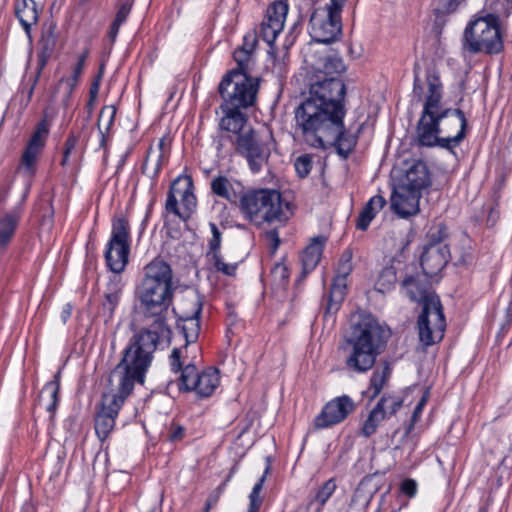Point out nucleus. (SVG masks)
<instances>
[{
  "label": "nucleus",
  "mask_w": 512,
  "mask_h": 512,
  "mask_svg": "<svg viewBox=\"0 0 512 512\" xmlns=\"http://www.w3.org/2000/svg\"><path fill=\"white\" fill-rule=\"evenodd\" d=\"M343 120L344 117H340V124L337 125L335 135L332 139L325 141V148L334 146L337 154L343 159H347L357 144L358 135L346 131Z\"/></svg>",
  "instance_id": "obj_23"
},
{
  "label": "nucleus",
  "mask_w": 512,
  "mask_h": 512,
  "mask_svg": "<svg viewBox=\"0 0 512 512\" xmlns=\"http://www.w3.org/2000/svg\"><path fill=\"white\" fill-rule=\"evenodd\" d=\"M42 150L43 148L41 147L29 143L27 144L21 157V164L30 174L34 173L38 156Z\"/></svg>",
  "instance_id": "obj_42"
},
{
  "label": "nucleus",
  "mask_w": 512,
  "mask_h": 512,
  "mask_svg": "<svg viewBox=\"0 0 512 512\" xmlns=\"http://www.w3.org/2000/svg\"><path fill=\"white\" fill-rule=\"evenodd\" d=\"M171 335L169 326L153 325L135 333L123 350L120 362L111 371L108 385L130 395L135 383H144L158 344L161 341L169 343Z\"/></svg>",
  "instance_id": "obj_2"
},
{
  "label": "nucleus",
  "mask_w": 512,
  "mask_h": 512,
  "mask_svg": "<svg viewBox=\"0 0 512 512\" xmlns=\"http://www.w3.org/2000/svg\"><path fill=\"white\" fill-rule=\"evenodd\" d=\"M450 253L447 245L428 244L420 257V265L428 278L436 276L449 262Z\"/></svg>",
  "instance_id": "obj_20"
},
{
  "label": "nucleus",
  "mask_w": 512,
  "mask_h": 512,
  "mask_svg": "<svg viewBox=\"0 0 512 512\" xmlns=\"http://www.w3.org/2000/svg\"><path fill=\"white\" fill-rule=\"evenodd\" d=\"M257 45V36L255 33H249L244 36L243 44L239 47L241 50H246L249 53H253Z\"/></svg>",
  "instance_id": "obj_60"
},
{
  "label": "nucleus",
  "mask_w": 512,
  "mask_h": 512,
  "mask_svg": "<svg viewBox=\"0 0 512 512\" xmlns=\"http://www.w3.org/2000/svg\"><path fill=\"white\" fill-rule=\"evenodd\" d=\"M465 0H433L432 7L435 15V25L443 26L445 16L454 13Z\"/></svg>",
  "instance_id": "obj_33"
},
{
  "label": "nucleus",
  "mask_w": 512,
  "mask_h": 512,
  "mask_svg": "<svg viewBox=\"0 0 512 512\" xmlns=\"http://www.w3.org/2000/svg\"><path fill=\"white\" fill-rule=\"evenodd\" d=\"M18 222L17 213H9L0 218V248H5L10 243Z\"/></svg>",
  "instance_id": "obj_34"
},
{
  "label": "nucleus",
  "mask_w": 512,
  "mask_h": 512,
  "mask_svg": "<svg viewBox=\"0 0 512 512\" xmlns=\"http://www.w3.org/2000/svg\"><path fill=\"white\" fill-rule=\"evenodd\" d=\"M15 16L30 37L31 28L38 21V10L34 0H21L15 4Z\"/></svg>",
  "instance_id": "obj_26"
},
{
  "label": "nucleus",
  "mask_w": 512,
  "mask_h": 512,
  "mask_svg": "<svg viewBox=\"0 0 512 512\" xmlns=\"http://www.w3.org/2000/svg\"><path fill=\"white\" fill-rule=\"evenodd\" d=\"M210 229L212 233V238L209 241V253L213 254L220 251L221 246V232L218 229L217 225L215 223H210Z\"/></svg>",
  "instance_id": "obj_53"
},
{
  "label": "nucleus",
  "mask_w": 512,
  "mask_h": 512,
  "mask_svg": "<svg viewBox=\"0 0 512 512\" xmlns=\"http://www.w3.org/2000/svg\"><path fill=\"white\" fill-rule=\"evenodd\" d=\"M197 201L193 194V181L188 175L177 177L170 185L165 203L167 213H172L182 221H186L196 207Z\"/></svg>",
  "instance_id": "obj_13"
},
{
  "label": "nucleus",
  "mask_w": 512,
  "mask_h": 512,
  "mask_svg": "<svg viewBox=\"0 0 512 512\" xmlns=\"http://www.w3.org/2000/svg\"><path fill=\"white\" fill-rule=\"evenodd\" d=\"M392 373L389 362L384 361L377 367L369 380L368 392L371 393L370 398L375 399L384 388Z\"/></svg>",
  "instance_id": "obj_29"
},
{
  "label": "nucleus",
  "mask_w": 512,
  "mask_h": 512,
  "mask_svg": "<svg viewBox=\"0 0 512 512\" xmlns=\"http://www.w3.org/2000/svg\"><path fill=\"white\" fill-rule=\"evenodd\" d=\"M128 396L129 394H123L122 391L109 385L106 391L103 392L101 409L95 417V432L100 441L103 442L107 439L114 429L119 410Z\"/></svg>",
  "instance_id": "obj_14"
},
{
  "label": "nucleus",
  "mask_w": 512,
  "mask_h": 512,
  "mask_svg": "<svg viewBox=\"0 0 512 512\" xmlns=\"http://www.w3.org/2000/svg\"><path fill=\"white\" fill-rule=\"evenodd\" d=\"M397 282L396 270L393 266H386L382 269L375 288L381 293L391 290Z\"/></svg>",
  "instance_id": "obj_41"
},
{
  "label": "nucleus",
  "mask_w": 512,
  "mask_h": 512,
  "mask_svg": "<svg viewBox=\"0 0 512 512\" xmlns=\"http://www.w3.org/2000/svg\"><path fill=\"white\" fill-rule=\"evenodd\" d=\"M58 39L57 25L54 21H48L43 24L41 38L38 42V64L37 77L48 63L56 48Z\"/></svg>",
  "instance_id": "obj_22"
},
{
  "label": "nucleus",
  "mask_w": 512,
  "mask_h": 512,
  "mask_svg": "<svg viewBox=\"0 0 512 512\" xmlns=\"http://www.w3.org/2000/svg\"><path fill=\"white\" fill-rule=\"evenodd\" d=\"M377 404H381V410L386 414V418H389L402 407L403 401L400 397L384 394Z\"/></svg>",
  "instance_id": "obj_44"
},
{
  "label": "nucleus",
  "mask_w": 512,
  "mask_h": 512,
  "mask_svg": "<svg viewBox=\"0 0 512 512\" xmlns=\"http://www.w3.org/2000/svg\"><path fill=\"white\" fill-rule=\"evenodd\" d=\"M346 70L345 64L341 57L337 55H328L322 60V68L320 72L324 75L323 79L317 81H324L330 78L340 79L338 76Z\"/></svg>",
  "instance_id": "obj_32"
},
{
  "label": "nucleus",
  "mask_w": 512,
  "mask_h": 512,
  "mask_svg": "<svg viewBox=\"0 0 512 512\" xmlns=\"http://www.w3.org/2000/svg\"><path fill=\"white\" fill-rule=\"evenodd\" d=\"M385 419H387L386 414L381 410V404H376L364 421L360 434L365 438H369L376 433L380 423Z\"/></svg>",
  "instance_id": "obj_36"
},
{
  "label": "nucleus",
  "mask_w": 512,
  "mask_h": 512,
  "mask_svg": "<svg viewBox=\"0 0 512 512\" xmlns=\"http://www.w3.org/2000/svg\"><path fill=\"white\" fill-rule=\"evenodd\" d=\"M270 471V461L269 458H267V466L265 468L264 474L261 476V478L258 480V482L254 485L252 488V491L249 495V507L260 509L262 505V499L260 497V492L263 487V483L265 482L266 476Z\"/></svg>",
  "instance_id": "obj_46"
},
{
  "label": "nucleus",
  "mask_w": 512,
  "mask_h": 512,
  "mask_svg": "<svg viewBox=\"0 0 512 512\" xmlns=\"http://www.w3.org/2000/svg\"><path fill=\"white\" fill-rule=\"evenodd\" d=\"M426 402H427V397L424 395L414 408V411H413V414L411 417V423L406 427L404 437H407L410 434V432L412 431L414 424L417 421L420 414L422 413Z\"/></svg>",
  "instance_id": "obj_55"
},
{
  "label": "nucleus",
  "mask_w": 512,
  "mask_h": 512,
  "mask_svg": "<svg viewBox=\"0 0 512 512\" xmlns=\"http://www.w3.org/2000/svg\"><path fill=\"white\" fill-rule=\"evenodd\" d=\"M60 377L61 373L58 371L55 373L53 380L45 384L41 392V395L47 394L49 396L50 401L46 410L52 415L55 413L59 402Z\"/></svg>",
  "instance_id": "obj_37"
},
{
  "label": "nucleus",
  "mask_w": 512,
  "mask_h": 512,
  "mask_svg": "<svg viewBox=\"0 0 512 512\" xmlns=\"http://www.w3.org/2000/svg\"><path fill=\"white\" fill-rule=\"evenodd\" d=\"M427 92L420 116H429L431 112L444 108L442 105L443 85L440 75L435 68H429L426 72Z\"/></svg>",
  "instance_id": "obj_21"
},
{
  "label": "nucleus",
  "mask_w": 512,
  "mask_h": 512,
  "mask_svg": "<svg viewBox=\"0 0 512 512\" xmlns=\"http://www.w3.org/2000/svg\"><path fill=\"white\" fill-rule=\"evenodd\" d=\"M468 121L458 108H442L429 116H420L416 126L419 146L439 147L454 153L466 137Z\"/></svg>",
  "instance_id": "obj_5"
},
{
  "label": "nucleus",
  "mask_w": 512,
  "mask_h": 512,
  "mask_svg": "<svg viewBox=\"0 0 512 512\" xmlns=\"http://www.w3.org/2000/svg\"><path fill=\"white\" fill-rule=\"evenodd\" d=\"M352 253L345 250L338 263L337 274L328 291L322 298V308L326 316L334 315L340 308L346 292V278L352 272Z\"/></svg>",
  "instance_id": "obj_15"
},
{
  "label": "nucleus",
  "mask_w": 512,
  "mask_h": 512,
  "mask_svg": "<svg viewBox=\"0 0 512 512\" xmlns=\"http://www.w3.org/2000/svg\"><path fill=\"white\" fill-rule=\"evenodd\" d=\"M225 485V482L222 483L209 494L208 499L205 503L206 508L211 509L218 503L222 493L224 492Z\"/></svg>",
  "instance_id": "obj_56"
},
{
  "label": "nucleus",
  "mask_w": 512,
  "mask_h": 512,
  "mask_svg": "<svg viewBox=\"0 0 512 512\" xmlns=\"http://www.w3.org/2000/svg\"><path fill=\"white\" fill-rule=\"evenodd\" d=\"M188 301L192 306L191 313H184L177 321V329L185 339V350L189 344L196 342L199 337L200 316L203 308V300L198 293Z\"/></svg>",
  "instance_id": "obj_19"
},
{
  "label": "nucleus",
  "mask_w": 512,
  "mask_h": 512,
  "mask_svg": "<svg viewBox=\"0 0 512 512\" xmlns=\"http://www.w3.org/2000/svg\"><path fill=\"white\" fill-rule=\"evenodd\" d=\"M116 116V108L114 105H107L101 108L99 117H98V130L101 134L100 145L102 147L106 144V134L109 132L112 127Z\"/></svg>",
  "instance_id": "obj_35"
},
{
  "label": "nucleus",
  "mask_w": 512,
  "mask_h": 512,
  "mask_svg": "<svg viewBox=\"0 0 512 512\" xmlns=\"http://www.w3.org/2000/svg\"><path fill=\"white\" fill-rule=\"evenodd\" d=\"M337 484L334 478L328 479L315 493L307 504V509L314 507V512H322L325 504L334 494Z\"/></svg>",
  "instance_id": "obj_30"
},
{
  "label": "nucleus",
  "mask_w": 512,
  "mask_h": 512,
  "mask_svg": "<svg viewBox=\"0 0 512 512\" xmlns=\"http://www.w3.org/2000/svg\"><path fill=\"white\" fill-rule=\"evenodd\" d=\"M42 150L43 148L41 147L29 143L27 144L21 157V164L30 174L34 173L38 156Z\"/></svg>",
  "instance_id": "obj_43"
},
{
  "label": "nucleus",
  "mask_w": 512,
  "mask_h": 512,
  "mask_svg": "<svg viewBox=\"0 0 512 512\" xmlns=\"http://www.w3.org/2000/svg\"><path fill=\"white\" fill-rule=\"evenodd\" d=\"M172 279L171 266L162 259L155 258L144 267V277L137 295L144 316L154 318L153 326H168L164 314L174 295Z\"/></svg>",
  "instance_id": "obj_4"
},
{
  "label": "nucleus",
  "mask_w": 512,
  "mask_h": 512,
  "mask_svg": "<svg viewBox=\"0 0 512 512\" xmlns=\"http://www.w3.org/2000/svg\"><path fill=\"white\" fill-rule=\"evenodd\" d=\"M233 58L237 63V68L232 71L241 72L246 75H250V61L252 58V54L247 52L246 50H241L237 48L233 53Z\"/></svg>",
  "instance_id": "obj_47"
},
{
  "label": "nucleus",
  "mask_w": 512,
  "mask_h": 512,
  "mask_svg": "<svg viewBox=\"0 0 512 512\" xmlns=\"http://www.w3.org/2000/svg\"><path fill=\"white\" fill-rule=\"evenodd\" d=\"M346 87L341 79L330 78L310 85L309 97L295 109V132L313 148L325 149L334 137L340 117H345Z\"/></svg>",
  "instance_id": "obj_1"
},
{
  "label": "nucleus",
  "mask_w": 512,
  "mask_h": 512,
  "mask_svg": "<svg viewBox=\"0 0 512 512\" xmlns=\"http://www.w3.org/2000/svg\"><path fill=\"white\" fill-rule=\"evenodd\" d=\"M222 111L225 115L219 123L220 129L238 136L242 134L247 122L246 116L239 109H222Z\"/></svg>",
  "instance_id": "obj_28"
},
{
  "label": "nucleus",
  "mask_w": 512,
  "mask_h": 512,
  "mask_svg": "<svg viewBox=\"0 0 512 512\" xmlns=\"http://www.w3.org/2000/svg\"><path fill=\"white\" fill-rule=\"evenodd\" d=\"M283 30L279 18H265L260 26L259 36L269 45L273 44L278 34Z\"/></svg>",
  "instance_id": "obj_38"
},
{
  "label": "nucleus",
  "mask_w": 512,
  "mask_h": 512,
  "mask_svg": "<svg viewBox=\"0 0 512 512\" xmlns=\"http://www.w3.org/2000/svg\"><path fill=\"white\" fill-rule=\"evenodd\" d=\"M294 167L299 177H307L312 169V156L309 154L300 155L296 158Z\"/></svg>",
  "instance_id": "obj_50"
},
{
  "label": "nucleus",
  "mask_w": 512,
  "mask_h": 512,
  "mask_svg": "<svg viewBox=\"0 0 512 512\" xmlns=\"http://www.w3.org/2000/svg\"><path fill=\"white\" fill-rule=\"evenodd\" d=\"M463 49L472 54H497L503 49V40L497 18L493 15L469 23L463 35Z\"/></svg>",
  "instance_id": "obj_10"
},
{
  "label": "nucleus",
  "mask_w": 512,
  "mask_h": 512,
  "mask_svg": "<svg viewBox=\"0 0 512 512\" xmlns=\"http://www.w3.org/2000/svg\"><path fill=\"white\" fill-rule=\"evenodd\" d=\"M130 252V226L128 220L123 217H116L112 221L111 236L105 250V261L107 267L118 275L121 273L129 259Z\"/></svg>",
  "instance_id": "obj_11"
},
{
  "label": "nucleus",
  "mask_w": 512,
  "mask_h": 512,
  "mask_svg": "<svg viewBox=\"0 0 512 512\" xmlns=\"http://www.w3.org/2000/svg\"><path fill=\"white\" fill-rule=\"evenodd\" d=\"M50 124L46 118H43L35 128L33 132L29 144L44 148L47 137L49 135Z\"/></svg>",
  "instance_id": "obj_45"
},
{
  "label": "nucleus",
  "mask_w": 512,
  "mask_h": 512,
  "mask_svg": "<svg viewBox=\"0 0 512 512\" xmlns=\"http://www.w3.org/2000/svg\"><path fill=\"white\" fill-rule=\"evenodd\" d=\"M447 235L446 225L439 223L430 229L428 233V244L443 245L442 241L447 237Z\"/></svg>",
  "instance_id": "obj_51"
},
{
  "label": "nucleus",
  "mask_w": 512,
  "mask_h": 512,
  "mask_svg": "<svg viewBox=\"0 0 512 512\" xmlns=\"http://www.w3.org/2000/svg\"><path fill=\"white\" fill-rule=\"evenodd\" d=\"M116 307L117 306H114L112 304L106 303L104 301L102 302L101 313H102V316L105 318V322L106 323L113 318L114 311H115Z\"/></svg>",
  "instance_id": "obj_64"
},
{
  "label": "nucleus",
  "mask_w": 512,
  "mask_h": 512,
  "mask_svg": "<svg viewBox=\"0 0 512 512\" xmlns=\"http://www.w3.org/2000/svg\"><path fill=\"white\" fill-rule=\"evenodd\" d=\"M182 353V348H174L169 356L171 371L180 372L179 390L194 391L200 398L210 397L220 383L218 370L208 368L199 373L194 364L189 363L183 366Z\"/></svg>",
  "instance_id": "obj_8"
},
{
  "label": "nucleus",
  "mask_w": 512,
  "mask_h": 512,
  "mask_svg": "<svg viewBox=\"0 0 512 512\" xmlns=\"http://www.w3.org/2000/svg\"><path fill=\"white\" fill-rule=\"evenodd\" d=\"M134 0H125L118 2V10L115 16V21L124 23L131 11Z\"/></svg>",
  "instance_id": "obj_54"
},
{
  "label": "nucleus",
  "mask_w": 512,
  "mask_h": 512,
  "mask_svg": "<svg viewBox=\"0 0 512 512\" xmlns=\"http://www.w3.org/2000/svg\"><path fill=\"white\" fill-rule=\"evenodd\" d=\"M164 147H165V139L161 138L158 143L159 154L157 156V160L155 163V169H154L153 176H157L162 168V165H163V162L165 159Z\"/></svg>",
  "instance_id": "obj_59"
},
{
  "label": "nucleus",
  "mask_w": 512,
  "mask_h": 512,
  "mask_svg": "<svg viewBox=\"0 0 512 512\" xmlns=\"http://www.w3.org/2000/svg\"><path fill=\"white\" fill-rule=\"evenodd\" d=\"M235 146L236 152L246 158L249 168L254 174L261 171L270 156L269 148L258 139L253 129L239 134Z\"/></svg>",
  "instance_id": "obj_16"
},
{
  "label": "nucleus",
  "mask_w": 512,
  "mask_h": 512,
  "mask_svg": "<svg viewBox=\"0 0 512 512\" xmlns=\"http://www.w3.org/2000/svg\"><path fill=\"white\" fill-rule=\"evenodd\" d=\"M345 0H330V3L326 6L325 13L341 18V10Z\"/></svg>",
  "instance_id": "obj_58"
},
{
  "label": "nucleus",
  "mask_w": 512,
  "mask_h": 512,
  "mask_svg": "<svg viewBox=\"0 0 512 512\" xmlns=\"http://www.w3.org/2000/svg\"><path fill=\"white\" fill-rule=\"evenodd\" d=\"M311 36L315 42L329 44L336 41L342 32L341 18L315 10L309 20Z\"/></svg>",
  "instance_id": "obj_17"
},
{
  "label": "nucleus",
  "mask_w": 512,
  "mask_h": 512,
  "mask_svg": "<svg viewBox=\"0 0 512 512\" xmlns=\"http://www.w3.org/2000/svg\"><path fill=\"white\" fill-rule=\"evenodd\" d=\"M355 410V403L348 395L329 401L314 419L316 429H324L344 421Z\"/></svg>",
  "instance_id": "obj_18"
},
{
  "label": "nucleus",
  "mask_w": 512,
  "mask_h": 512,
  "mask_svg": "<svg viewBox=\"0 0 512 512\" xmlns=\"http://www.w3.org/2000/svg\"><path fill=\"white\" fill-rule=\"evenodd\" d=\"M417 328L420 342L431 346L442 340L446 329V320L439 297H429L418 316Z\"/></svg>",
  "instance_id": "obj_12"
},
{
  "label": "nucleus",
  "mask_w": 512,
  "mask_h": 512,
  "mask_svg": "<svg viewBox=\"0 0 512 512\" xmlns=\"http://www.w3.org/2000/svg\"><path fill=\"white\" fill-rule=\"evenodd\" d=\"M327 238L325 236H316L312 238L310 244L304 249L301 262L302 272L301 277H306L318 265Z\"/></svg>",
  "instance_id": "obj_24"
},
{
  "label": "nucleus",
  "mask_w": 512,
  "mask_h": 512,
  "mask_svg": "<svg viewBox=\"0 0 512 512\" xmlns=\"http://www.w3.org/2000/svg\"><path fill=\"white\" fill-rule=\"evenodd\" d=\"M419 65H414V82H413V94L414 97L418 99V101L422 100L423 97V86L422 81L419 75Z\"/></svg>",
  "instance_id": "obj_57"
},
{
  "label": "nucleus",
  "mask_w": 512,
  "mask_h": 512,
  "mask_svg": "<svg viewBox=\"0 0 512 512\" xmlns=\"http://www.w3.org/2000/svg\"><path fill=\"white\" fill-rule=\"evenodd\" d=\"M373 492L366 489V484L361 482L355 489L347 512H366L373 498Z\"/></svg>",
  "instance_id": "obj_31"
},
{
  "label": "nucleus",
  "mask_w": 512,
  "mask_h": 512,
  "mask_svg": "<svg viewBox=\"0 0 512 512\" xmlns=\"http://www.w3.org/2000/svg\"><path fill=\"white\" fill-rule=\"evenodd\" d=\"M402 286L406 290L407 295L413 302H420L422 306L429 297H438L435 293L428 290V281L417 276H407L402 281Z\"/></svg>",
  "instance_id": "obj_25"
},
{
  "label": "nucleus",
  "mask_w": 512,
  "mask_h": 512,
  "mask_svg": "<svg viewBox=\"0 0 512 512\" xmlns=\"http://www.w3.org/2000/svg\"><path fill=\"white\" fill-rule=\"evenodd\" d=\"M258 78L229 71L221 80L218 91L223 100L221 109H242L253 106L258 93Z\"/></svg>",
  "instance_id": "obj_9"
},
{
  "label": "nucleus",
  "mask_w": 512,
  "mask_h": 512,
  "mask_svg": "<svg viewBox=\"0 0 512 512\" xmlns=\"http://www.w3.org/2000/svg\"><path fill=\"white\" fill-rule=\"evenodd\" d=\"M231 187V184L229 180L224 176H218L215 177L211 181V190L212 192L217 195L218 197L224 198L228 200L229 202H236L237 196L236 193H231L229 191V188Z\"/></svg>",
  "instance_id": "obj_40"
},
{
  "label": "nucleus",
  "mask_w": 512,
  "mask_h": 512,
  "mask_svg": "<svg viewBox=\"0 0 512 512\" xmlns=\"http://www.w3.org/2000/svg\"><path fill=\"white\" fill-rule=\"evenodd\" d=\"M266 239L270 242L271 252L275 253L280 245V237L277 229H271L265 233Z\"/></svg>",
  "instance_id": "obj_61"
},
{
  "label": "nucleus",
  "mask_w": 512,
  "mask_h": 512,
  "mask_svg": "<svg viewBox=\"0 0 512 512\" xmlns=\"http://www.w3.org/2000/svg\"><path fill=\"white\" fill-rule=\"evenodd\" d=\"M288 11V5L282 1L274 2L267 9V15L265 18H279L282 27H284L285 17Z\"/></svg>",
  "instance_id": "obj_49"
},
{
  "label": "nucleus",
  "mask_w": 512,
  "mask_h": 512,
  "mask_svg": "<svg viewBox=\"0 0 512 512\" xmlns=\"http://www.w3.org/2000/svg\"><path fill=\"white\" fill-rule=\"evenodd\" d=\"M123 290V283L119 275H113L104 292V302L117 306Z\"/></svg>",
  "instance_id": "obj_39"
},
{
  "label": "nucleus",
  "mask_w": 512,
  "mask_h": 512,
  "mask_svg": "<svg viewBox=\"0 0 512 512\" xmlns=\"http://www.w3.org/2000/svg\"><path fill=\"white\" fill-rule=\"evenodd\" d=\"M88 57V50H85L79 57L77 64L75 65L73 69V74L71 78L68 80L69 85L71 88H73L77 83L78 80L83 72V68L85 66L86 59Z\"/></svg>",
  "instance_id": "obj_52"
},
{
  "label": "nucleus",
  "mask_w": 512,
  "mask_h": 512,
  "mask_svg": "<svg viewBox=\"0 0 512 512\" xmlns=\"http://www.w3.org/2000/svg\"><path fill=\"white\" fill-rule=\"evenodd\" d=\"M77 143H78V136H76L74 133H70L68 138L65 141L63 153L70 155L71 152L76 147Z\"/></svg>",
  "instance_id": "obj_63"
},
{
  "label": "nucleus",
  "mask_w": 512,
  "mask_h": 512,
  "mask_svg": "<svg viewBox=\"0 0 512 512\" xmlns=\"http://www.w3.org/2000/svg\"><path fill=\"white\" fill-rule=\"evenodd\" d=\"M208 256H211L214 268L216 271L221 272L224 275L227 276H234L237 269V264H227L223 261L222 256L220 255V252L208 254Z\"/></svg>",
  "instance_id": "obj_48"
},
{
  "label": "nucleus",
  "mask_w": 512,
  "mask_h": 512,
  "mask_svg": "<svg viewBox=\"0 0 512 512\" xmlns=\"http://www.w3.org/2000/svg\"><path fill=\"white\" fill-rule=\"evenodd\" d=\"M431 185V175L425 162L414 161L394 184L391 194V208L401 217H408L419 211L421 192Z\"/></svg>",
  "instance_id": "obj_7"
},
{
  "label": "nucleus",
  "mask_w": 512,
  "mask_h": 512,
  "mask_svg": "<svg viewBox=\"0 0 512 512\" xmlns=\"http://www.w3.org/2000/svg\"><path fill=\"white\" fill-rule=\"evenodd\" d=\"M238 200L243 217L256 227L284 224L293 214L290 202L274 189L249 190L242 193Z\"/></svg>",
  "instance_id": "obj_6"
},
{
  "label": "nucleus",
  "mask_w": 512,
  "mask_h": 512,
  "mask_svg": "<svg viewBox=\"0 0 512 512\" xmlns=\"http://www.w3.org/2000/svg\"><path fill=\"white\" fill-rule=\"evenodd\" d=\"M391 331L370 314L361 315L350 325L339 346L344 368L352 374H365L385 351Z\"/></svg>",
  "instance_id": "obj_3"
},
{
  "label": "nucleus",
  "mask_w": 512,
  "mask_h": 512,
  "mask_svg": "<svg viewBox=\"0 0 512 512\" xmlns=\"http://www.w3.org/2000/svg\"><path fill=\"white\" fill-rule=\"evenodd\" d=\"M386 200L381 195H375L366 203L360 212L356 227L359 230L365 231L369 227L371 221L375 218L376 214L385 206Z\"/></svg>",
  "instance_id": "obj_27"
},
{
  "label": "nucleus",
  "mask_w": 512,
  "mask_h": 512,
  "mask_svg": "<svg viewBox=\"0 0 512 512\" xmlns=\"http://www.w3.org/2000/svg\"><path fill=\"white\" fill-rule=\"evenodd\" d=\"M401 491L408 495L409 497H413L417 492V484L413 479H405L401 484Z\"/></svg>",
  "instance_id": "obj_62"
}]
</instances>
